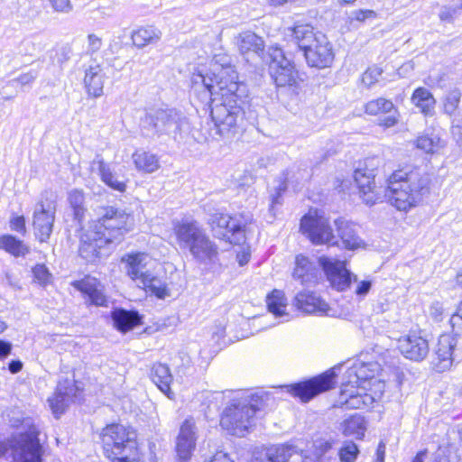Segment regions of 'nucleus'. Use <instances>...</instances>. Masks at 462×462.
Returning <instances> with one entry per match:
<instances>
[{
  "instance_id": "nucleus-1",
  "label": "nucleus",
  "mask_w": 462,
  "mask_h": 462,
  "mask_svg": "<svg viewBox=\"0 0 462 462\" xmlns=\"http://www.w3.org/2000/svg\"><path fill=\"white\" fill-rule=\"evenodd\" d=\"M221 88L222 91H215L211 99L205 100L202 93L199 97L203 102L211 103L210 116L216 134L230 138L241 129L248 91L246 85L230 84L229 89Z\"/></svg>"
},
{
  "instance_id": "nucleus-2",
  "label": "nucleus",
  "mask_w": 462,
  "mask_h": 462,
  "mask_svg": "<svg viewBox=\"0 0 462 462\" xmlns=\"http://www.w3.org/2000/svg\"><path fill=\"white\" fill-rule=\"evenodd\" d=\"M430 181L429 175L418 168L397 170L388 179L385 197L398 210L407 211L429 193Z\"/></svg>"
},
{
  "instance_id": "nucleus-3",
  "label": "nucleus",
  "mask_w": 462,
  "mask_h": 462,
  "mask_svg": "<svg viewBox=\"0 0 462 462\" xmlns=\"http://www.w3.org/2000/svg\"><path fill=\"white\" fill-rule=\"evenodd\" d=\"M268 399L262 391H240L223 411L220 425L229 434L244 437L254 424L255 413Z\"/></svg>"
},
{
  "instance_id": "nucleus-4",
  "label": "nucleus",
  "mask_w": 462,
  "mask_h": 462,
  "mask_svg": "<svg viewBox=\"0 0 462 462\" xmlns=\"http://www.w3.org/2000/svg\"><path fill=\"white\" fill-rule=\"evenodd\" d=\"M173 232L180 248L188 250L198 263L208 265L218 261L217 245L198 221H177L173 225Z\"/></svg>"
},
{
  "instance_id": "nucleus-5",
  "label": "nucleus",
  "mask_w": 462,
  "mask_h": 462,
  "mask_svg": "<svg viewBox=\"0 0 462 462\" xmlns=\"http://www.w3.org/2000/svg\"><path fill=\"white\" fill-rule=\"evenodd\" d=\"M290 36L310 67L323 69L331 65L334 60L332 46L323 33L314 32L310 24H297L291 29Z\"/></svg>"
},
{
  "instance_id": "nucleus-6",
  "label": "nucleus",
  "mask_w": 462,
  "mask_h": 462,
  "mask_svg": "<svg viewBox=\"0 0 462 462\" xmlns=\"http://www.w3.org/2000/svg\"><path fill=\"white\" fill-rule=\"evenodd\" d=\"M231 58L225 53H217L213 56L211 75L200 72L193 74L191 78L192 90L195 93H202L203 98H212L215 91H222L221 87L229 89L230 84L245 85L239 82L237 72L231 65Z\"/></svg>"
},
{
  "instance_id": "nucleus-7",
  "label": "nucleus",
  "mask_w": 462,
  "mask_h": 462,
  "mask_svg": "<svg viewBox=\"0 0 462 462\" xmlns=\"http://www.w3.org/2000/svg\"><path fill=\"white\" fill-rule=\"evenodd\" d=\"M101 439L104 454L111 462H143L134 430L122 424L107 425Z\"/></svg>"
},
{
  "instance_id": "nucleus-8",
  "label": "nucleus",
  "mask_w": 462,
  "mask_h": 462,
  "mask_svg": "<svg viewBox=\"0 0 462 462\" xmlns=\"http://www.w3.org/2000/svg\"><path fill=\"white\" fill-rule=\"evenodd\" d=\"M187 124V118L176 109H157L145 114L141 121V132L150 139H158L162 135L176 139Z\"/></svg>"
},
{
  "instance_id": "nucleus-9",
  "label": "nucleus",
  "mask_w": 462,
  "mask_h": 462,
  "mask_svg": "<svg viewBox=\"0 0 462 462\" xmlns=\"http://www.w3.org/2000/svg\"><path fill=\"white\" fill-rule=\"evenodd\" d=\"M134 226L133 217L125 210L115 207L99 208L98 219L92 227L101 235L103 241H108L113 246L120 244Z\"/></svg>"
},
{
  "instance_id": "nucleus-10",
  "label": "nucleus",
  "mask_w": 462,
  "mask_h": 462,
  "mask_svg": "<svg viewBox=\"0 0 462 462\" xmlns=\"http://www.w3.org/2000/svg\"><path fill=\"white\" fill-rule=\"evenodd\" d=\"M319 263L324 271L328 281L332 288L338 291L348 289L352 282L356 283L355 294L365 298L371 290L372 282L368 280L358 281L357 276L353 274L346 266V262L333 259L327 256H320Z\"/></svg>"
},
{
  "instance_id": "nucleus-11",
  "label": "nucleus",
  "mask_w": 462,
  "mask_h": 462,
  "mask_svg": "<svg viewBox=\"0 0 462 462\" xmlns=\"http://www.w3.org/2000/svg\"><path fill=\"white\" fill-rule=\"evenodd\" d=\"M337 369L339 367H334L310 380L282 385L280 388L285 390L291 396L300 399L302 402H308L319 393L334 388Z\"/></svg>"
},
{
  "instance_id": "nucleus-12",
  "label": "nucleus",
  "mask_w": 462,
  "mask_h": 462,
  "mask_svg": "<svg viewBox=\"0 0 462 462\" xmlns=\"http://www.w3.org/2000/svg\"><path fill=\"white\" fill-rule=\"evenodd\" d=\"M39 432L32 429L22 433L13 440L14 462H42V447L38 439Z\"/></svg>"
},
{
  "instance_id": "nucleus-13",
  "label": "nucleus",
  "mask_w": 462,
  "mask_h": 462,
  "mask_svg": "<svg viewBox=\"0 0 462 462\" xmlns=\"http://www.w3.org/2000/svg\"><path fill=\"white\" fill-rule=\"evenodd\" d=\"M208 223L214 236L230 244L239 245L245 241L243 226L245 224L233 218L229 215L217 211L210 215Z\"/></svg>"
},
{
  "instance_id": "nucleus-14",
  "label": "nucleus",
  "mask_w": 462,
  "mask_h": 462,
  "mask_svg": "<svg viewBox=\"0 0 462 462\" xmlns=\"http://www.w3.org/2000/svg\"><path fill=\"white\" fill-rule=\"evenodd\" d=\"M270 75L279 88L291 87L297 83L298 71L291 61L284 56L282 50L275 49L271 53Z\"/></svg>"
},
{
  "instance_id": "nucleus-15",
  "label": "nucleus",
  "mask_w": 462,
  "mask_h": 462,
  "mask_svg": "<svg viewBox=\"0 0 462 462\" xmlns=\"http://www.w3.org/2000/svg\"><path fill=\"white\" fill-rule=\"evenodd\" d=\"M300 230L313 244H337L328 220L324 217L304 216L300 220Z\"/></svg>"
},
{
  "instance_id": "nucleus-16",
  "label": "nucleus",
  "mask_w": 462,
  "mask_h": 462,
  "mask_svg": "<svg viewBox=\"0 0 462 462\" xmlns=\"http://www.w3.org/2000/svg\"><path fill=\"white\" fill-rule=\"evenodd\" d=\"M56 204L54 201L36 203L32 215V226L40 242H46L52 233L55 221Z\"/></svg>"
},
{
  "instance_id": "nucleus-17",
  "label": "nucleus",
  "mask_w": 462,
  "mask_h": 462,
  "mask_svg": "<svg viewBox=\"0 0 462 462\" xmlns=\"http://www.w3.org/2000/svg\"><path fill=\"white\" fill-rule=\"evenodd\" d=\"M381 370V365L378 362L356 360L347 367L342 382L356 385H365L366 383L370 384L371 382L374 381L378 383L381 388L384 386L383 383H382L381 380L375 379V376L379 374Z\"/></svg>"
},
{
  "instance_id": "nucleus-18",
  "label": "nucleus",
  "mask_w": 462,
  "mask_h": 462,
  "mask_svg": "<svg viewBox=\"0 0 462 462\" xmlns=\"http://www.w3.org/2000/svg\"><path fill=\"white\" fill-rule=\"evenodd\" d=\"M365 391V385L342 382L337 403L346 409L369 408L374 402L375 397Z\"/></svg>"
},
{
  "instance_id": "nucleus-19",
  "label": "nucleus",
  "mask_w": 462,
  "mask_h": 462,
  "mask_svg": "<svg viewBox=\"0 0 462 462\" xmlns=\"http://www.w3.org/2000/svg\"><path fill=\"white\" fill-rule=\"evenodd\" d=\"M397 347L404 357L416 362L425 359L430 352L428 340L416 332L400 337Z\"/></svg>"
},
{
  "instance_id": "nucleus-20",
  "label": "nucleus",
  "mask_w": 462,
  "mask_h": 462,
  "mask_svg": "<svg viewBox=\"0 0 462 462\" xmlns=\"http://www.w3.org/2000/svg\"><path fill=\"white\" fill-rule=\"evenodd\" d=\"M102 237L91 226L81 236L79 255L87 262L94 263L106 254L103 252L106 246L114 247L108 241H103Z\"/></svg>"
},
{
  "instance_id": "nucleus-21",
  "label": "nucleus",
  "mask_w": 462,
  "mask_h": 462,
  "mask_svg": "<svg viewBox=\"0 0 462 462\" xmlns=\"http://www.w3.org/2000/svg\"><path fill=\"white\" fill-rule=\"evenodd\" d=\"M365 112L370 116L386 115L380 119V125L386 128L396 125L399 122L400 113L392 100L378 97L368 101L365 106Z\"/></svg>"
},
{
  "instance_id": "nucleus-22",
  "label": "nucleus",
  "mask_w": 462,
  "mask_h": 462,
  "mask_svg": "<svg viewBox=\"0 0 462 462\" xmlns=\"http://www.w3.org/2000/svg\"><path fill=\"white\" fill-rule=\"evenodd\" d=\"M76 393V386L71 380H60L54 394L48 399V402L56 418H59L72 402Z\"/></svg>"
},
{
  "instance_id": "nucleus-23",
  "label": "nucleus",
  "mask_w": 462,
  "mask_h": 462,
  "mask_svg": "<svg viewBox=\"0 0 462 462\" xmlns=\"http://www.w3.org/2000/svg\"><path fill=\"white\" fill-rule=\"evenodd\" d=\"M296 308L308 314L330 316L328 304L320 297L310 291H302L296 294L294 299Z\"/></svg>"
},
{
  "instance_id": "nucleus-24",
  "label": "nucleus",
  "mask_w": 462,
  "mask_h": 462,
  "mask_svg": "<svg viewBox=\"0 0 462 462\" xmlns=\"http://www.w3.org/2000/svg\"><path fill=\"white\" fill-rule=\"evenodd\" d=\"M367 161L365 162V167H359L354 171V180L363 194V200L367 205H374L378 197L374 192V169L367 168Z\"/></svg>"
},
{
  "instance_id": "nucleus-25",
  "label": "nucleus",
  "mask_w": 462,
  "mask_h": 462,
  "mask_svg": "<svg viewBox=\"0 0 462 462\" xmlns=\"http://www.w3.org/2000/svg\"><path fill=\"white\" fill-rule=\"evenodd\" d=\"M457 345L454 337L443 334L439 337L433 364L438 372L449 369L453 364V350Z\"/></svg>"
},
{
  "instance_id": "nucleus-26",
  "label": "nucleus",
  "mask_w": 462,
  "mask_h": 462,
  "mask_svg": "<svg viewBox=\"0 0 462 462\" xmlns=\"http://www.w3.org/2000/svg\"><path fill=\"white\" fill-rule=\"evenodd\" d=\"M197 440V429L192 420H186L180 426L177 438L176 450L182 460H187L195 449Z\"/></svg>"
},
{
  "instance_id": "nucleus-27",
  "label": "nucleus",
  "mask_w": 462,
  "mask_h": 462,
  "mask_svg": "<svg viewBox=\"0 0 462 462\" xmlns=\"http://www.w3.org/2000/svg\"><path fill=\"white\" fill-rule=\"evenodd\" d=\"M73 286L86 294L91 304L102 307L107 306L108 299L103 293L102 286L97 279L87 277L81 281L73 282Z\"/></svg>"
},
{
  "instance_id": "nucleus-28",
  "label": "nucleus",
  "mask_w": 462,
  "mask_h": 462,
  "mask_svg": "<svg viewBox=\"0 0 462 462\" xmlns=\"http://www.w3.org/2000/svg\"><path fill=\"white\" fill-rule=\"evenodd\" d=\"M92 165L97 166L100 180L106 185L119 192H124L125 190V181L119 178L118 174L112 168V165L110 163H106L101 154H97L95 156Z\"/></svg>"
},
{
  "instance_id": "nucleus-29",
  "label": "nucleus",
  "mask_w": 462,
  "mask_h": 462,
  "mask_svg": "<svg viewBox=\"0 0 462 462\" xmlns=\"http://www.w3.org/2000/svg\"><path fill=\"white\" fill-rule=\"evenodd\" d=\"M319 270L307 257L299 254L295 259V268L292 277L302 285H311L317 282Z\"/></svg>"
},
{
  "instance_id": "nucleus-30",
  "label": "nucleus",
  "mask_w": 462,
  "mask_h": 462,
  "mask_svg": "<svg viewBox=\"0 0 462 462\" xmlns=\"http://www.w3.org/2000/svg\"><path fill=\"white\" fill-rule=\"evenodd\" d=\"M116 328L123 333L132 330L142 323V316L135 310L116 309L111 313Z\"/></svg>"
},
{
  "instance_id": "nucleus-31",
  "label": "nucleus",
  "mask_w": 462,
  "mask_h": 462,
  "mask_svg": "<svg viewBox=\"0 0 462 462\" xmlns=\"http://www.w3.org/2000/svg\"><path fill=\"white\" fill-rule=\"evenodd\" d=\"M148 258V255L143 253L131 254L122 258V261L126 263V273L133 280H139L141 282L149 273L146 270Z\"/></svg>"
},
{
  "instance_id": "nucleus-32",
  "label": "nucleus",
  "mask_w": 462,
  "mask_h": 462,
  "mask_svg": "<svg viewBox=\"0 0 462 462\" xmlns=\"http://www.w3.org/2000/svg\"><path fill=\"white\" fill-rule=\"evenodd\" d=\"M151 379L153 383L170 399H173L174 393L171 390L173 377L167 365L157 363L151 369Z\"/></svg>"
},
{
  "instance_id": "nucleus-33",
  "label": "nucleus",
  "mask_w": 462,
  "mask_h": 462,
  "mask_svg": "<svg viewBox=\"0 0 462 462\" xmlns=\"http://www.w3.org/2000/svg\"><path fill=\"white\" fill-rule=\"evenodd\" d=\"M84 83L88 93L94 97H97L103 94L104 74L100 65L94 62L86 69Z\"/></svg>"
},
{
  "instance_id": "nucleus-34",
  "label": "nucleus",
  "mask_w": 462,
  "mask_h": 462,
  "mask_svg": "<svg viewBox=\"0 0 462 462\" xmlns=\"http://www.w3.org/2000/svg\"><path fill=\"white\" fill-rule=\"evenodd\" d=\"M236 45L243 55L250 52L260 55L264 50L263 40L252 32L240 33L236 38Z\"/></svg>"
},
{
  "instance_id": "nucleus-35",
  "label": "nucleus",
  "mask_w": 462,
  "mask_h": 462,
  "mask_svg": "<svg viewBox=\"0 0 462 462\" xmlns=\"http://www.w3.org/2000/svg\"><path fill=\"white\" fill-rule=\"evenodd\" d=\"M338 236L342 244L347 249L354 250L364 245L363 240L356 236V233L351 224L344 219L335 220Z\"/></svg>"
},
{
  "instance_id": "nucleus-36",
  "label": "nucleus",
  "mask_w": 462,
  "mask_h": 462,
  "mask_svg": "<svg viewBox=\"0 0 462 462\" xmlns=\"http://www.w3.org/2000/svg\"><path fill=\"white\" fill-rule=\"evenodd\" d=\"M411 103L425 116H432L436 100L433 95L425 88H418L413 91Z\"/></svg>"
},
{
  "instance_id": "nucleus-37",
  "label": "nucleus",
  "mask_w": 462,
  "mask_h": 462,
  "mask_svg": "<svg viewBox=\"0 0 462 462\" xmlns=\"http://www.w3.org/2000/svg\"><path fill=\"white\" fill-rule=\"evenodd\" d=\"M161 32L152 27H141L132 33L133 43L138 47L143 48L149 44L156 43L161 39Z\"/></svg>"
},
{
  "instance_id": "nucleus-38",
  "label": "nucleus",
  "mask_w": 462,
  "mask_h": 462,
  "mask_svg": "<svg viewBox=\"0 0 462 462\" xmlns=\"http://www.w3.org/2000/svg\"><path fill=\"white\" fill-rule=\"evenodd\" d=\"M266 304L269 312L273 314L276 318L284 316L289 317V314L286 312L287 299L283 291L280 290H273L266 297Z\"/></svg>"
},
{
  "instance_id": "nucleus-39",
  "label": "nucleus",
  "mask_w": 462,
  "mask_h": 462,
  "mask_svg": "<svg viewBox=\"0 0 462 462\" xmlns=\"http://www.w3.org/2000/svg\"><path fill=\"white\" fill-rule=\"evenodd\" d=\"M343 434L347 437H354L361 439L366 430L364 417L355 414L342 423Z\"/></svg>"
},
{
  "instance_id": "nucleus-40",
  "label": "nucleus",
  "mask_w": 462,
  "mask_h": 462,
  "mask_svg": "<svg viewBox=\"0 0 462 462\" xmlns=\"http://www.w3.org/2000/svg\"><path fill=\"white\" fill-rule=\"evenodd\" d=\"M133 159L135 167L139 171L151 173L159 168V161L156 155L152 153L147 152H135L133 155Z\"/></svg>"
},
{
  "instance_id": "nucleus-41",
  "label": "nucleus",
  "mask_w": 462,
  "mask_h": 462,
  "mask_svg": "<svg viewBox=\"0 0 462 462\" xmlns=\"http://www.w3.org/2000/svg\"><path fill=\"white\" fill-rule=\"evenodd\" d=\"M0 248L14 256L25 255L29 253V248L23 241L11 235H4L0 237Z\"/></svg>"
},
{
  "instance_id": "nucleus-42",
  "label": "nucleus",
  "mask_w": 462,
  "mask_h": 462,
  "mask_svg": "<svg viewBox=\"0 0 462 462\" xmlns=\"http://www.w3.org/2000/svg\"><path fill=\"white\" fill-rule=\"evenodd\" d=\"M68 201L73 210L75 218L80 222L86 211L84 192L79 189H72L68 195Z\"/></svg>"
},
{
  "instance_id": "nucleus-43",
  "label": "nucleus",
  "mask_w": 462,
  "mask_h": 462,
  "mask_svg": "<svg viewBox=\"0 0 462 462\" xmlns=\"http://www.w3.org/2000/svg\"><path fill=\"white\" fill-rule=\"evenodd\" d=\"M415 145L426 153H433L442 146L440 138L435 134L419 136L415 140Z\"/></svg>"
},
{
  "instance_id": "nucleus-44",
  "label": "nucleus",
  "mask_w": 462,
  "mask_h": 462,
  "mask_svg": "<svg viewBox=\"0 0 462 462\" xmlns=\"http://www.w3.org/2000/svg\"><path fill=\"white\" fill-rule=\"evenodd\" d=\"M461 97L462 93L457 88L448 91L443 99L444 113L449 116H454L460 103Z\"/></svg>"
},
{
  "instance_id": "nucleus-45",
  "label": "nucleus",
  "mask_w": 462,
  "mask_h": 462,
  "mask_svg": "<svg viewBox=\"0 0 462 462\" xmlns=\"http://www.w3.org/2000/svg\"><path fill=\"white\" fill-rule=\"evenodd\" d=\"M142 285L148 288L158 298H164L167 295L165 284L157 277L152 275L150 273L146 274L145 278L141 282Z\"/></svg>"
},
{
  "instance_id": "nucleus-46",
  "label": "nucleus",
  "mask_w": 462,
  "mask_h": 462,
  "mask_svg": "<svg viewBox=\"0 0 462 462\" xmlns=\"http://www.w3.org/2000/svg\"><path fill=\"white\" fill-rule=\"evenodd\" d=\"M358 453L357 446L352 441H347L340 448L338 455L341 462H355Z\"/></svg>"
},
{
  "instance_id": "nucleus-47",
  "label": "nucleus",
  "mask_w": 462,
  "mask_h": 462,
  "mask_svg": "<svg viewBox=\"0 0 462 462\" xmlns=\"http://www.w3.org/2000/svg\"><path fill=\"white\" fill-rule=\"evenodd\" d=\"M32 273L35 281L41 285H46L51 282V274L44 264H37L32 269Z\"/></svg>"
},
{
  "instance_id": "nucleus-48",
  "label": "nucleus",
  "mask_w": 462,
  "mask_h": 462,
  "mask_svg": "<svg viewBox=\"0 0 462 462\" xmlns=\"http://www.w3.org/2000/svg\"><path fill=\"white\" fill-rule=\"evenodd\" d=\"M382 73L383 70L380 68H369L363 74L362 81L367 87H371L379 80V78L381 77Z\"/></svg>"
},
{
  "instance_id": "nucleus-49",
  "label": "nucleus",
  "mask_w": 462,
  "mask_h": 462,
  "mask_svg": "<svg viewBox=\"0 0 462 462\" xmlns=\"http://www.w3.org/2000/svg\"><path fill=\"white\" fill-rule=\"evenodd\" d=\"M70 59V49L68 47H61L56 51L53 58V63H56L60 69H63L65 63Z\"/></svg>"
},
{
  "instance_id": "nucleus-50",
  "label": "nucleus",
  "mask_w": 462,
  "mask_h": 462,
  "mask_svg": "<svg viewBox=\"0 0 462 462\" xmlns=\"http://www.w3.org/2000/svg\"><path fill=\"white\" fill-rule=\"evenodd\" d=\"M10 228L22 235L26 233L25 218L23 216L14 217L10 220Z\"/></svg>"
},
{
  "instance_id": "nucleus-51",
  "label": "nucleus",
  "mask_w": 462,
  "mask_h": 462,
  "mask_svg": "<svg viewBox=\"0 0 462 462\" xmlns=\"http://www.w3.org/2000/svg\"><path fill=\"white\" fill-rule=\"evenodd\" d=\"M37 75L34 71H29L20 75L17 79H14L10 81V84H20L21 86H27L34 81Z\"/></svg>"
},
{
  "instance_id": "nucleus-52",
  "label": "nucleus",
  "mask_w": 462,
  "mask_h": 462,
  "mask_svg": "<svg viewBox=\"0 0 462 462\" xmlns=\"http://www.w3.org/2000/svg\"><path fill=\"white\" fill-rule=\"evenodd\" d=\"M57 12L69 13L72 10L70 0H49Z\"/></svg>"
},
{
  "instance_id": "nucleus-53",
  "label": "nucleus",
  "mask_w": 462,
  "mask_h": 462,
  "mask_svg": "<svg viewBox=\"0 0 462 462\" xmlns=\"http://www.w3.org/2000/svg\"><path fill=\"white\" fill-rule=\"evenodd\" d=\"M449 323L452 328V332L456 336L462 335V316L454 313L449 319Z\"/></svg>"
},
{
  "instance_id": "nucleus-54",
  "label": "nucleus",
  "mask_w": 462,
  "mask_h": 462,
  "mask_svg": "<svg viewBox=\"0 0 462 462\" xmlns=\"http://www.w3.org/2000/svg\"><path fill=\"white\" fill-rule=\"evenodd\" d=\"M444 309L439 302L433 303L430 308V315L436 321H440L442 319Z\"/></svg>"
},
{
  "instance_id": "nucleus-55",
  "label": "nucleus",
  "mask_w": 462,
  "mask_h": 462,
  "mask_svg": "<svg viewBox=\"0 0 462 462\" xmlns=\"http://www.w3.org/2000/svg\"><path fill=\"white\" fill-rule=\"evenodd\" d=\"M88 39V51H89L96 52L101 48V46H102L101 39L98 38L97 35L89 34Z\"/></svg>"
},
{
  "instance_id": "nucleus-56",
  "label": "nucleus",
  "mask_w": 462,
  "mask_h": 462,
  "mask_svg": "<svg viewBox=\"0 0 462 462\" xmlns=\"http://www.w3.org/2000/svg\"><path fill=\"white\" fill-rule=\"evenodd\" d=\"M287 189V185L285 182H281L276 188V193L272 195V208H273L277 204H281L280 198L282 192L285 191Z\"/></svg>"
},
{
  "instance_id": "nucleus-57",
  "label": "nucleus",
  "mask_w": 462,
  "mask_h": 462,
  "mask_svg": "<svg viewBox=\"0 0 462 462\" xmlns=\"http://www.w3.org/2000/svg\"><path fill=\"white\" fill-rule=\"evenodd\" d=\"M456 12V8L444 7L439 13V18L441 21L451 22Z\"/></svg>"
},
{
  "instance_id": "nucleus-58",
  "label": "nucleus",
  "mask_w": 462,
  "mask_h": 462,
  "mask_svg": "<svg viewBox=\"0 0 462 462\" xmlns=\"http://www.w3.org/2000/svg\"><path fill=\"white\" fill-rule=\"evenodd\" d=\"M451 134L457 144L462 147V128L459 125H452Z\"/></svg>"
},
{
  "instance_id": "nucleus-59",
  "label": "nucleus",
  "mask_w": 462,
  "mask_h": 462,
  "mask_svg": "<svg viewBox=\"0 0 462 462\" xmlns=\"http://www.w3.org/2000/svg\"><path fill=\"white\" fill-rule=\"evenodd\" d=\"M12 350L11 343L0 339V359L5 358Z\"/></svg>"
},
{
  "instance_id": "nucleus-60",
  "label": "nucleus",
  "mask_w": 462,
  "mask_h": 462,
  "mask_svg": "<svg viewBox=\"0 0 462 462\" xmlns=\"http://www.w3.org/2000/svg\"><path fill=\"white\" fill-rule=\"evenodd\" d=\"M208 462H233V460L229 457V456L226 453L223 451H218Z\"/></svg>"
},
{
  "instance_id": "nucleus-61",
  "label": "nucleus",
  "mask_w": 462,
  "mask_h": 462,
  "mask_svg": "<svg viewBox=\"0 0 462 462\" xmlns=\"http://www.w3.org/2000/svg\"><path fill=\"white\" fill-rule=\"evenodd\" d=\"M374 14L372 10H359L356 12L355 18L357 21H365L366 18L373 16Z\"/></svg>"
},
{
  "instance_id": "nucleus-62",
  "label": "nucleus",
  "mask_w": 462,
  "mask_h": 462,
  "mask_svg": "<svg viewBox=\"0 0 462 462\" xmlns=\"http://www.w3.org/2000/svg\"><path fill=\"white\" fill-rule=\"evenodd\" d=\"M23 368V363L20 360H12L8 364V369L12 374L20 372Z\"/></svg>"
},
{
  "instance_id": "nucleus-63",
  "label": "nucleus",
  "mask_w": 462,
  "mask_h": 462,
  "mask_svg": "<svg viewBox=\"0 0 462 462\" xmlns=\"http://www.w3.org/2000/svg\"><path fill=\"white\" fill-rule=\"evenodd\" d=\"M385 445L380 443L376 450V462H384Z\"/></svg>"
},
{
  "instance_id": "nucleus-64",
  "label": "nucleus",
  "mask_w": 462,
  "mask_h": 462,
  "mask_svg": "<svg viewBox=\"0 0 462 462\" xmlns=\"http://www.w3.org/2000/svg\"><path fill=\"white\" fill-rule=\"evenodd\" d=\"M236 257H237L239 265L243 266L248 263L250 254L247 252L243 251L241 253H238Z\"/></svg>"
}]
</instances>
